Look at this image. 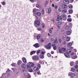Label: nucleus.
Here are the masks:
<instances>
[{
    "label": "nucleus",
    "instance_id": "1",
    "mask_svg": "<svg viewBox=\"0 0 78 78\" xmlns=\"http://www.w3.org/2000/svg\"><path fill=\"white\" fill-rule=\"evenodd\" d=\"M51 44L49 43L47 45H46V48L48 50H50L51 49Z\"/></svg>",
    "mask_w": 78,
    "mask_h": 78
},
{
    "label": "nucleus",
    "instance_id": "2",
    "mask_svg": "<svg viewBox=\"0 0 78 78\" xmlns=\"http://www.w3.org/2000/svg\"><path fill=\"white\" fill-rule=\"evenodd\" d=\"M35 23L37 26H40V25H41L40 21L39 20H35Z\"/></svg>",
    "mask_w": 78,
    "mask_h": 78
},
{
    "label": "nucleus",
    "instance_id": "3",
    "mask_svg": "<svg viewBox=\"0 0 78 78\" xmlns=\"http://www.w3.org/2000/svg\"><path fill=\"white\" fill-rule=\"evenodd\" d=\"M39 11V9H33V15L34 16H35V13L36 12H38Z\"/></svg>",
    "mask_w": 78,
    "mask_h": 78
},
{
    "label": "nucleus",
    "instance_id": "4",
    "mask_svg": "<svg viewBox=\"0 0 78 78\" xmlns=\"http://www.w3.org/2000/svg\"><path fill=\"white\" fill-rule=\"evenodd\" d=\"M68 75L69 76H72V77H74L75 76V74L73 73L70 72L69 73Z\"/></svg>",
    "mask_w": 78,
    "mask_h": 78
},
{
    "label": "nucleus",
    "instance_id": "5",
    "mask_svg": "<svg viewBox=\"0 0 78 78\" xmlns=\"http://www.w3.org/2000/svg\"><path fill=\"white\" fill-rule=\"evenodd\" d=\"M25 77H26L27 78H31V76H30V74L29 73H28L26 72L25 74Z\"/></svg>",
    "mask_w": 78,
    "mask_h": 78
},
{
    "label": "nucleus",
    "instance_id": "6",
    "mask_svg": "<svg viewBox=\"0 0 78 78\" xmlns=\"http://www.w3.org/2000/svg\"><path fill=\"white\" fill-rule=\"evenodd\" d=\"M32 58L33 60H37L38 59V56L37 55H35L33 56Z\"/></svg>",
    "mask_w": 78,
    "mask_h": 78
},
{
    "label": "nucleus",
    "instance_id": "7",
    "mask_svg": "<svg viewBox=\"0 0 78 78\" xmlns=\"http://www.w3.org/2000/svg\"><path fill=\"white\" fill-rule=\"evenodd\" d=\"M66 35L69 36V35H70V34H71V32H70L69 30H67L66 32Z\"/></svg>",
    "mask_w": 78,
    "mask_h": 78
},
{
    "label": "nucleus",
    "instance_id": "8",
    "mask_svg": "<svg viewBox=\"0 0 78 78\" xmlns=\"http://www.w3.org/2000/svg\"><path fill=\"white\" fill-rule=\"evenodd\" d=\"M63 2L65 4H69V0H64Z\"/></svg>",
    "mask_w": 78,
    "mask_h": 78
},
{
    "label": "nucleus",
    "instance_id": "9",
    "mask_svg": "<svg viewBox=\"0 0 78 78\" xmlns=\"http://www.w3.org/2000/svg\"><path fill=\"white\" fill-rule=\"evenodd\" d=\"M34 46L35 48H38L39 47V44L38 43H36L34 45Z\"/></svg>",
    "mask_w": 78,
    "mask_h": 78
},
{
    "label": "nucleus",
    "instance_id": "10",
    "mask_svg": "<svg viewBox=\"0 0 78 78\" xmlns=\"http://www.w3.org/2000/svg\"><path fill=\"white\" fill-rule=\"evenodd\" d=\"M22 60H23V62H24V63H27V59H26V58L25 57H23L22 58Z\"/></svg>",
    "mask_w": 78,
    "mask_h": 78
},
{
    "label": "nucleus",
    "instance_id": "11",
    "mask_svg": "<svg viewBox=\"0 0 78 78\" xmlns=\"http://www.w3.org/2000/svg\"><path fill=\"white\" fill-rule=\"evenodd\" d=\"M67 5L65 4H63L62 5V8L63 9H67Z\"/></svg>",
    "mask_w": 78,
    "mask_h": 78
},
{
    "label": "nucleus",
    "instance_id": "12",
    "mask_svg": "<svg viewBox=\"0 0 78 78\" xmlns=\"http://www.w3.org/2000/svg\"><path fill=\"white\" fill-rule=\"evenodd\" d=\"M21 67L23 69H26V65L24 64H22Z\"/></svg>",
    "mask_w": 78,
    "mask_h": 78
},
{
    "label": "nucleus",
    "instance_id": "13",
    "mask_svg": "<svg viewBox=\"0 0 78 78\" xmlns=\"http://www.w3.org/2000/svg\"><path fill=\"white\" fill-rule=\"evenodd\" d=\"M22 61L20 60L18 61L17 64L18 65H20V64H22Z\"/></svg>",
    "mask_w": 78,
    "mask_h": 78
},
{
    "label": "nucleus",
    "instance_id": "14",
    "mask_svg": "<svg viewBox=\"0 0 78 78\" xmlns=\"http://www.w3.org/2000/svg\"><path fill=\"white\" fill-rule=\"evenodd\" d=\"M34 70L35 71H37V70H39V68H38L37 67L35 66V67H34Z\"/></svg>",
    "mask_w": 78,
    "mask_h": 78
},
{
    "label": "nucleus",
    "instance_id": "15",
    "mask_svg": "<svg viewBox=\"0 0 78 78\" xmlns=\"http://www.w3.org/2000/svg\"><path fill=\"white\" fill-rule=\"evenodd\" d=\"M36 15H37L38 16H40L41 15V13L40 12H37L35 13Z\"/></svg>",
    "mask_w": 78,
    "mask_h": 78
},
{
    "label": "nucleus",
    "instance_id": "16",
    "mask_svg": "<svg viewBox=\"0 0 78 78\" xmlns=\"http://www.w3.org/2000/svg\"><path fill=\"white\" fill-rule=\"evenodd\" d=\"M62 18H63V17H62V16H61L59 18L58 17L57 19H58V20H57V21H58L59 19L62 20Z\"/></svg>",
    "mask_w": 78,
    "mask_h": 78
},
{
    "label": "nucleus",
    "instance_id": "17",
    "mask_svg": "<svg viewBox=\"0 0 78 78\" xmlns=\"http://www.w3.org/2000/svg\"><path fill=\"white\" fill-rule=\"evenodd\" d=\"M30 67H34V64L32 62L30 63Z\"/></svg>",
    "mask_w": 78,
    "mask_h": 78
},
{
    "label": "nucleus",
    "instance_id": "18",
    "mask_svg": "<svg viewBox=\"0 0 78 78\" xmlns=\"http://www.w3.org/2000/svg\"><path fill=\"white\" fill-rule=\"evenodd\" d=\"M51 8H48V14H50V12H51Z\"/></svg>",
    "mask_w": 78,
    "mask_h": 78
},
{
    "label": "nucleus",
    "instance_id": "19",
    "mask_svg": "<svg viewBox=\"0 0 78 78\" xmlns=\"http://www.w3.org/2000/svg\"><path fill=\"white\" fill-rule=\"evenodd\" d=\"M40 58L41 59H44V55H40Z\"/></svg>",
    "mask_w": 78,
    "mask_h": 78
},
{
    "label": "nucleus",
    "instance_id": "20",
    "mask_svg": "<svg viewBox=\"0 0 78 78\" xmlns=\"http://www.w3.org/2000/svg\"><path fill=\"white\" fill-rule=\"evenodd\" d=\"M71 72H75L76 71V70L74 68H72L71 69Z\"/></svg>",
    "mask_w": 78,
    "mask_h": 78
},
{
    "label": "nucleus",
    "instance_id": "21",
    "mask_svg": "<svg viewBox=\"0 0 78 78\" xmlns=\"http://www.w3.org/2000/svg\"><path fill=\"white\" fill-rule=\"evenodd\" d=\"M36 7L38 8H41V5H39V4H37L36 5Z\"/></svg>",
    "mask_w": 78,
    "mask_h": 78
},
{
    "label": "nucleus",
    "instance_id": "22",
    "mask_svg": "<svg viewBox=\"0 0 78 78\" xmlns=\"http://www.w3.org/2000/svg\"><path fill=\"white\" fill-rule=\"evenodd\" d=\"M69 28H70V27L69 26H67L65 27V30H68Z\"/></svg>",
    "mask_w": 78,
    "mask_h": 78
},
{
    "label": "nucleus",
    "instance_id": "23",
    "mask_svg": "<svg viewBox=\"0 0 78 78\" xmlns=\"http://www.w3.org/2000/svg\"><path fill=\"white\" fill-rule=\"evenodd\" d=\"M62 13H66V12H67V10L66 9H64L62 11Z\"/></svg>",
    "mask_w": 78,
    "mask_h": 78
},
{
    "label": "nucleus",
    "instance_id": "24",
    "mask_svg": "<svg viewBox=\"0 0 78 78\" xmlns=\"http://www.w3.org/2000/svg\"><path fill=\"white\" fill-rule=\"evenodd\" d=\"M70 39L69 37H67L66 41H67V42H69V41H70Z\"/></svg>",
    "mask_w": 78,
    "mask_h": 78
},
{
    "label": "nucleus",
    "instance_id": "25",
    "mask_svg": "<svg viewBox=\"0 0 78 78\" xmlns=\"http://www.w3.org/2000/svg\"><path fill=\"white\" fill-rule=\"evenodd\" d=\"M41 53L42 55H44L45 53V51H41Z\"/></svg>",
    "mask_w": 78,
    "mask_h": 78
},
{
    "label": "nucleus",
    "instance_id": "26",
    "mask_svg": "<svg viewBox=\"0 0 78 78\" xmlns=\"http://www.w3.org/2000/svg\"><path fill=\"white\" fill-rule=\"evenodd\" d=\"M36 53V51H33L30 52V55H32L34 54V53Z\"/></svg>",
    "mask_w": 78,
    "mask_h": 78
},
{
    "label": "nucleus",
    "instance_id": "27",
    "mask_svg": "<svg viewBox=\"0 0 78 78\" xmlns=\"http://www.w3.org/2000/svg\"><path fill=\"white\" fill-rule=\"evenodd\" d=\"M68 22H72V19L71 18H68L67 20Z\"/></svg>",
    "mask_w": 78,
    "mask_h": 78
},
{
    "label": "nucleus",
    "instance_id": "28",
    "mask_svg": "<svg viewBox=\"0 0 78 78\" xmlns=\"http://www.w3.org/2000/svg\"><path fill=\"white\" fill-rule=\"evenodd\" d=\"M70 65L71 66H73L74 65V62H72L70 63Z\"/></svg>",
    "mask_w": 78,
    "mask_h": 78
},
{
    "label": "nucleus",
    "instance_id": "29",
    "mask_svg": "<svg viewBox=\"0 0 78 78\" xmlns=\"http://www.w3.org/2000/svg\"><path fill=\"white\" fill-rule=\"evenodd\" d=\"M41 36V34H38L37 36V39H39L40 38V37Z\"/></svg>",
    "mask_w": 78,
    "mask_h": 78
},
{
    "label": "nucleus",
    "instance_id": "30",
    "mask_svg": "<svg viewBox=\"0 0 78 78\" xmlns=\"http://www.w3.org/2000/svg\"><path fill=\"white\" fill-rule=\"evenodd\" d=\"M72 44L71 43H69L68 44V47H70L72 46Z\"/></svg>",
    "mask_w": 78,
    "mask_h": 78
},
{
    "label": "nucleus",
    "instance_id": "31",
    "mask_svg": "<svg viewBox=\"0 0 78 78\" xmlns=\"http://www.w3.org/2000/svg\"><path fill=\"white\" fill-rule=\"evenodd\" d=\"M63 19L64 20H66V19H67V16L65 15H63Z\"/></svg>",
    "mask_w": 78,
    "mask_h": 78
},
{
    "label": "nucleus",
    "instance_id": "32",
    "mask_svg": "<svg viewBox=\"0 0 78 78\" xmlns=\"http://www.w3.org/2000/svg\"><path fill=\"white\" fill-rule=\"evenodd\" d=\"M67 51V53H71V51L70 49H68Z\"/></svg>",
    "mask_w": 78,
    "mask_h": 78
},
{
    "label": "nucleus",
    "instance_id": "33",
    "mask_svg": "<svg viewBox=\"0 0 78 78\" xmlns=\"http://www.w3.org/2000/svg\"><path fill=\"white\" fill-rule=\"evenodd\" d=\"M62 50L63 51H66V49L65 48H62Z\"/></svg>",
    "mask_w": 78,
    "mask_h": 78
},
{
    "label": "nucleus",
    "instance_id": "34",
    "mask_svg": "<svg viewBox=\"0 0 78 78\" xmlns=\"http://www.w3.org/2000/svg\"><path fill=\"white\" fill-rule=\"evenodd\" d=\"M54 44H57L58 43V40L55 39V41H54Z\"/></svg>",
    "mask_w": 78,
    "mask_h": 78
},
{
    "label": "nucleus",
    "instance_id": "35",
    "mask_svg": "<svg viewBox=\"0 0 78 78\" xmlns=\"http://www.w3.org/2000/svg\"><path fill=\"white\" fill-rule=\"evenodd\" d=\"M47 55L48 56V57H51V55L50 53H48Z\"/></svg>",
    "mask_w": 78,
    "mask_h": 78
},
{
    "label": "nucleus",
    "instance_id": "36",
    "mask_svg": "<svg viewBox=\"0 0 78 78\" xmlns=\"http://www.w3.org/2000/svg\"><path fill=\"white\" fill-rule=\"evenodd\" d=\"M41 52V50H38L37 52V55H39V53H40V52Z\"/></svg>",
    "mask_w": 78,
    "mask_h": 78
},
{
    "label": "nucleus",
    "instance_id": "37",
    "mask_svg": "<svg viewBox=\"0 0 78 78\" xmlns=\"http://www.w3.org/2000/svg\"><path fill=\"white\" fill-rule=\"evenodd\" d=\"M27 68L28 70H30V69H31V67H30V66H29V65H27Z\"/></svg>",
    "mask_w": 78,
    "mask_h": 78
},
{
    "label": "nucleus",
    "instance_id": "38",
    "mask_svg": "<svg viewBox=\"0 0 78 78\" xmlns=\"http://www.w3.org/2000/svg\"><path fill=\"white\" fill-rule=\"evenodd\" d=\"M72 59H76V58H77V56L76 55L74 57H72Z\"/></svg>",
    "mask_w": 78,
    "mask_h": 78
},
{
    "label": "nucleus",
    "instance_id": "39",
    "mask_svg": "<svg viewBox=\"0 0 78 78\" xmlns=\"http://www.w3.org/2000/svg\"><path fill=\"white\" fill-rule=\"evenodd\" d=\"M65 55L66 57H69V54H65Z\"/></svg>",
    "mask_w": 78,
    "mask_h": 78
},
{
    "label": "nucleus",
    "instance_id": "40",
    "mask_svg": "<svg viewBox=\"0 0 78 78\" xmlns=\"http://www.w3.org/2000/svg\"><path fill=\"white\" fill-rule=\"evenodd\" d=\"M69 12L70 13V14L72 13V12H73V10H69Z\"/></svg>",
    "mask_w": 78,
    "mask_h": 78
},
{
    "label": "nucleus",
    "instance_id": "41",
    "mask_svg": "<svg viewBox=\"0 0 78 78\" xmlns=\"http://www.w3.org/2000/svg\"><path fill=\"white\" fill-rule=\"evenodd\" d=\"M58 50L60 53H62V51H61V48H59Z\"/></svg>",
    "mask_w": 78,
    "mask_h": 78
},
{
    "label": "nucleus",
    "instance_id": "42",
    "mask_svg": "<svg viewBox=\"0 0 78 78\" xmlns=\"http://www.w3.org/2000/svg\"><path fill=\"white\" fill-rule=\"evenodd\" d=\"M73 7L72 5L71 4L69 5V8H72Z\"/></svg>",
    "mask_w": 78,
    "mask_h": 78
},
{
    "label": "nucleus",
    "instance_id": "43",
    "mask_svg": "<svg viewBox=\"0 0 78 78\" xmlns=\"http://www.w3.org/2000/svg\"><path fill=\"white\" fill-rule=\"evenodd\" d=\"M11 66L13 67H15V66H16V64L14 63H12V64H11Z\"/></svg>",
    "mask_w": 78,
    "mask_h": 78
},
{
    "label": "nucleus",
    "instance_id": "44",
    "mask_svg": "<svg viewBox=\"0 0 78 78\" xmlns=\"http://www.w3.org/2000/svg\"><path fill=\"white\" fill-rule=\"evenodd\" d=\"M49 33H52V30H51V29H49Z\"/></svg>",
    "mask_w": 78,
    "mask_h": 78
},
{
    "label": "nucleus",
    "instance_id": "45",
    "mask_svg": "<svg viewBox=\"0 0 78 78\" xmlns=\"http://www.w3.org/2000/svg\"><path fill=\"white\" fill-rule=\"evenodd\" d=\"M41 42H44V39H41Z\"/></svg>",
    "mask_w": 78,
    "mask_h": 78
},
{
    "label": "nucleus",
    "instance_id": "46",
    "mask_svg": "<svg viewBox=\"0 0 78 78\" xmlns=\"http://www.w3.org/2000/svg\"><path fill=\"white\" fill-rule=\"evenodd\" d=\"M57 25H61V22H59L57 23Z\"/></svg>",
    "mask_w": 78,
    "mask_h": 78
},
{
    "label": "nucleus",
    "instance_id": "47",
    "mask_svg": "<svg viewBox=\"0 0 78 78\" xmlns=\"http://www.w3.org/2000/svg\"><path fill=\"white\" fill-rule=\"evenodd\" d=\"M2 4L3 5H5V2H2Z\"/></svg>",
    "mask_w": 78,
    "mask_h": 78
},
{
    "label": "nucleus",
    "instance_id": "48",
    "mask_svg": "<svg viewBox=\"0 0 78 78\" xmlns=\"http://www.w3.org/2000/svg\"><path fill=\"white\" fill-rule=\"evenodd\" d=\"M54 39H55V37L52 38L51 39V41H54Z\"/></svg>",
    "mask_w": 78,
    "mask_h": 78
},
{
    "label": "nucleus",
    "instance_id": "49",
    "mask_svg": "<svg viewBox=\"0 0 78 78\" xmlns=\"http://www.w3.org/2000/svg\"><path fill=\"white\" fill-rule=\"evenodd\" d=\"M53 49L55 50H56V46H54L53 47Z\"/></svg>",
    "mask_w": 78,
    "mask_h": 78
},
{
    "label": "nucleus",
    "instance_id": "50",
    "mask_svg": "<svg viewBox=\"0 0 78 78\" xmlns=\"http://www.w3.org/2000/svg\"><path fill=\"white\" fill-rule=\"evenodd\" d=\"M58 41H59V43H61V42H62L61 40L60 39H59Z\"/></svg>",
    "mask_w": 78,
    "mask_h": 78
},
{
    "label": "nucleus",
    "instance_id": "51",
    "mask_svg": "<svg viewBox=\"0 0 78 78\" xmlns=\"http://www.w3.org/2000/svg\"><path fill=\"white\" fill-rule=\"evenodd\" d=\"M29 72H33V69H31L29 70Z\"/></svg>",
    "mask_w": 78,
    "mask_h": 78
},
{
    "label": "nucleus",
    "instance_id": "52",
    "mask_svg": "<svg viewBox=\"0 0 78 78\" xmlns=\"http://www.w3.org/2000/svg\"><path fill=\"white\" fill-rule=\"evenodd\" d=\"M42 26L43 28H45V25H44V24L43 23L42 24Z\"/></svg>",
    "mask_w": 78,
    "mask_h": 78
},
{
    "label": "nucleus",
    "instance_id": "53",
    "mask_svg": "<svg viewBox=\"0 0 78 78\" xmlns=\"http://www.w3.org/2000/svg\"><path fill=\"white\" fill-rule=\"evenodd\" d=\"M12 70H13V71H14V70H16V69L14 68H12Z\"/></svg>",
    "mask_w": 78,
    "mask_h": 78
},
{
    "label": "nucleus",
    "instance_id": "54",
    "mask_svg": "<svg viewBox=\"0 0 78 78\" xmlns=\"http://www.w3.org/2000/svg\"><path fill=\"white\" fill-rule=\"evenodd\" d=\"M42 14H44V10H42Z\"/></svg>",
    "mask_w": 78,
    "mask_h": 78
},
{
    "label": "nucleus",
    "instance_id": "55",
    "mask_svg": "<svg viewBox=\"0 0 78 78\" xmlns=\"http://www.w3.org/2000/svg\"><path fill=\"white\" fill-rule=\"evenodd\" d=\"M41 73H40V71H39V72H37V74L38 75H41Z\"/></svg>",
    "mask_w": 78,
    "mask_h": 78
},
{
    "label": "nucleus",
    "instance_id": "56",
    "mask_svg": "<svg viewBox=\"0 0 78 78\" xmlns=\"http://www.w3.org/2000/svg\"><path fill=\"white\" fill-rule=\"evenodd\" d=\"M75 68H76V69H77L78 68V65H76L75 66Z\"/></svg>",
    "mask_w": 78,
    "mask_h": 78
},
{
    "label": "nucleus",
    "instance_id": "57",
    "mask_svg": "<svg viewBox=\"0 0 78 78\" xmlns=\"http://www.w3.org/2000/svg\"><path fill=\"white\" fill-rule=\"evenodd\" d=\"M38 66L39 68H41V65L40 64L38 65Z\"/></svg>",
    "mask_w": 78,
    "mask_h": 78
},
{
    "label": "nucleus",
    "instance_id": "58",
    "mask_svg": "<svg viewBox=\"0 0 78 78\" xmlns=\"http://www.w3.org/2000/svg\"><path fill=\"white\" fill-rule=\"evenodd\" d=\"M30 2H34V0H29Z\"/></svg>",
    "mask_w": 78,
    "mask_h": 78
},
{
    "label": "nucleus",
    "instance_id": "59",
    "mask_svg": "<svg viewBox=\"0 0 78 78\" xmlns=\"http://www.w3.org/2000/svg\"><path fill=\"white\" fill-rule=\"evenodd\" d=\"M46 3L47 5H48V1H46Z\"/></svg>",
    "mask_w": 78,
    "mask_h": 78
},
{
    "label": "nucleus",
    "instance_id": "60",
    "mask_svg": "<svg viewBox=\"0 0 78 78\" xmlns=\"http://www.w3.org/2000/svg\"><path fill=\"white\" fill-rule=\"evenodd\" d=\"M51 21H53V22H55V20H54V19H51Z\"/></svg>",
    "mask_w": 78,
    "mask_h": 78
},
{
    "label": "nucleus",
    "instance_id": "61",
    "mask_svg": "<svg viewBox=\"0 0 78 78\" xmlns=\"http://www.w3.org/2000/svg\"><path fill=\"white\" fill-rule=\"evenodd\" d=\"M58 11L59 12H61V9H58Z\"/></svg>",
    "mask_w": 78,
    "mask_h": 78
},
{
    "label": "nucleus",
    "instance_id": "62",
    "mask_svg": "<svg viewBox=\"0 0 78 78\" xmlns=\"http://www.w3.org/2000/svg\"><path fill=\"white\" fill-rule=\"evenodd\" d=\"M71 17V16L70 15H69L68 16V18H69V17Z\"/></svg>",
    "mask_w": 78,
    "mask_h": 78
},
{
    "label": "nucleus",
    "instance_id": "63",
    "mask_svg": "<svg viewBox=\"0 0 78 78\" xmlns=\"http://www.w3.org/2000/svg\"><path fill=\"white\" fill-rule=\"evenodd\" d=\"M66 44V42L64 41V42H63V44Z\"/></svg>",
    "mask_w": 78,
    "mask_h": 78
},
{
    "label": "nucleus",
    "instance_id": "64",
    "mask_svg": "<svg viewBox=\"0 0 78 78\" xmlns=\"http://www.w3.org/2000/svg\"><path fill=\"white\" fill-rule=\"evenodd\" d=\"M55 45H56V44H52V46H55Z\"/></svg>",
    "mask_w": 78,
    "mask_h": 78
}]
</instances>
